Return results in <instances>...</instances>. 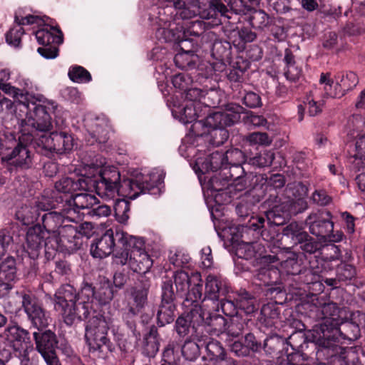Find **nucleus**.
<instances>
[{
    "label": "nucleus",
    "mask_w": 365,
    "mask_h": 365,
    "mask_svg": "<svg viewBox=\"0 0 365 365\" xmlns=\"http://www.w3.org/2000/svg\"><path fill=\"white\" fill-rule=\"evenodd\" d=\"M319 83L323 85L324 96L330 98H341L342 95H339L341 92L340 88L336 86V80L335 81L331 78L330 73H321Z\"/></svg>",
    "instance_id": "c85d7f7f"
},
{
    "label": "nucleus",
    "mask_w": 365,
    "mask_h": 365,
    "mask_svg": "<svg viewBox=\"0 0 365 365\" xmlns=\"http://www.w3.org/2000/svg\"><path fill=\"white\" fill-rule=\"evenodd\" d=\"M60 242L67 250H76L78 247L79 232L76 227L72 225H65L59 231Z\"/></svg>",
    "instance_id": "412c9836"
},
{
    "label": "nucleus",
    "mask_w": 365,
    "mask_h": 365,
    "mask_svg": "<svg viewBox=\"0 0 365 365\" xmlns=\"http://www.w3.org/2000/svg\"><path fill=\"white\" fill-rule=\"evenodd\" d=\"M81 180H78V182H74L71 178H62L55 184L56 190L59 192L69 193L76 190L80 187L83 188Z\"/></svg>",
    "instance_id": "2f4dec72"
},
{
    "label": "nucleus",
    "mask_w": 365,
    "mask_h": 365,
    "mask_svg": "<svg viewBox=\"0 0 365 365\" xmlns=\"http://www.w3.org/2000/svg\"><path fill=\"white\" fill-rule=\"evenodd\" d=\"M148 289L145 287H133L130 291L129 301L130 312L133 314H138L147 304Z\"/></svg>",
    "instance_id": "aec40b11"
},
{
    "label": "nucleus",
    "mask_w": 365,
    "mask_h": 365,
    "mask_svg": "<svg viewBox=\"0 0 365 365\" xmlns=\"http://www.w3.org/2000/svg\"><path fill=\"white\" fill-rule=\"evenodd\" d=\"M27 252L31 258L35 259L38 257L40 250L43 244V237L36 233L34 230H30L26 235Z\"/></svg>",
    "instance_id": "cd10ccee"
},
{
    "label": "nucleus",
    "mask_w": 365,
    "mask_h": 365,
    "mask_svg": "<svg viewBox=\"0 0 365 365\" xmlns=\"http://www.w3.org/2000/svg\"><path fill=\"white\" fill-rule=\"evenodd\" d=\"M195 286L191 289L189 292L190 299L194 302H197L202 298V284L200 282H194Z\"/></svg>",
    "instance_id": "69168bd1"
},
{
    "label": "nucleus",
    "mask_w": 365,
    "mask_h": 365,
    "mask_svg": "<svg viewBox=\"0 0 365 365\" xmlns=\"http://www.w3.org/2000/svg\"><path fill=\"white\" fill-rule=\"evenodd\" d=\"M192 282H201L200 274L194 272L190 276L184 271H178L174 275V282L177 291L182 294H185L188 291Z\"/></svg>",
    "instance_id": "b1692460"
},
{
    "label": "nucleus",
    "mask_w": 365,
    "mask_h": 365,
    "mask_svg": "<svg viewBox=\"0 0 365 365\" xmlns=\"http://www.w3.org/2000/svg\"><path fill=\"white\" fill-rule=\"evenodd\" d=\"M201 263L203 267L210 268L212 264V252L210 247H203L201 250Z\"/></svg>",
    "instance_id": "052dcab7"
},
{
    "label": "nucleus",
    "mask_w": 365,
    "mask_h": 365,
    "mask_svg": "<svg viewBox=\"0 0 365 365\" xmlns=\"http://www.w3.org/2000/svg\"><path fill=\"white\" fill-rule=\"evenodd\" d=\"M71 80L76 83H87L91 80L90 73L81 66H75L68 71Z\"/></svg>",
    "instance_id": "f704fd0d"
},
{
    "label": "nucleus",
    "mask_w": 365,
    "mask_h": 365,
    "mask_svg": "<svg viewBox=\"0 0 365 365\" xmlns=\"http://www.w3.org/2000/svg\"><path fill=\"white\" fill-rule=\"evenodd\" d=\"M319 248V245L317 242L313 240H307L302 245V249L308 253H314Z\"/></svg>",
    "instance_id": "338daca9"
},
{
    "label": "nucleus",
    "mask_w": 365,
    "mask_h": 365,
    "mask_svg": "<svg viewBox=\"0 0 365 365\" xmlns=\"http://www.w3.org/2000/svg\"><path fill=\"white\" fill-rule=\"evenodd\" d=\"M36 344V349L42 356L54 353V349L56 344L55 334L47 331L42 333L40 336L36 332L34 334Z\"/></svg>",
    "instance_id": "6ab92c4d"
},
{
    "label": "nucleus",
    "mask_w": 365,
    "mask_h": 365,
    "mask_svg": "<svg viewBox=\"0 0 365 365\" xmlns=\"http://www.w3.org/2000/svg\"><path fill=\"white\" fill-rule=\"evenodd\" d=\"M111 209L109 205H101L96 207H92L89 211L88 215L96 217L97 218L106 217L110 215Z\"/></svg>",
    "instance_id": "8fccbe9b"
},
{
    "label": "nucleus",
    "mask_w": 365,
    "mask_h": 365,
    "mask_svg": "<svg viewBox=\"0 0 365 365\" xmlns=\"http://www.w3.org/2000/svg\"><path fill=\"white\" fill-rule=\"evenodd\" d=\"M281 268L288 274H296L299 272L297 259L294 255L282 262Z\"/></svg>",
    "instance_id": "49530a36"
},
{
    "label": "nucleus",
    "mask_w": 365,
    "mask_h": 365,
    "mask_svg": "<svg viewBox=\"0 0 365 365\" xmlns=\"http://www.w3.org/2000/svg\"><path fill=\"white\" fill-rule=\"evenodd\" d=\"M190 324L187 320L183 317H179L176 321V331L178 334L184 336L189 332Z\"/></svg>",
    "instance_id": "680f3d73"
},
{
    "label": "nucleus",
    "mask_w": 365,
    "mask_h": 365,
    "mask_svg": "<svg viewBox=\"0 0 365 365\" xmlns=\"http://www.w3.org/2000/svg\"><path fill=\"white\" fill-rule=\"evenodd\" d=\"M200 346L196 341L187 340L182 346V354L186 359L193 361L200 355Z\"/></svg>",
    "instance_id": "473e14b6"
},
{
    "label": "nucleus",
    "mask_w": 365,
    "mask_h": 365,
    "mask_svg": "<svg viewBox=\"0 0 365 365\" xmlns=\"http://www.w3.org/2000/svg\"><path fill=\"white\" fill-rule=\"evenodd\" d=\"M313 201L320 206H325L329 204L331 198L324 190H317L312 195Z\"/></svg>",
    "instance_id": "5fc2aeb1"
},
{
    "label": "nucleus",
    "mask_w": 365,
    "mask_h": 365,
    "mask_svg": "<svg viewBox=\"0 0 365 365\" xmlns=\"http://www.w3.org/2000/svg\"><path fill=\"white\" fill-rule=\"evenodd\" d=\"M335 79L336 80V86L339 87L341 91L338 94L342 95V96L356 87L359 82L356 74L353 72L339 73L335 76Z\"/></svg>",
    "instance_id": "a878e982"
},
{
    "label": "nucleus",
    "mask_w": 365,
    "mask_h": 365,
    "mask_svg": "<svg viewBox=\"0 0 365 365\" xmlns=\"http://www.w3.org/2000/svg\"><path fill=\"white\" fill-rule=\"evenodd\" d=\"M108 126L105 121L96 123L95 129L93 130L94 138H96L99 143H105L108 138Z\"/></svg>",
    "instance_id": "c03bdc74"
},
{
    "label": "nucleus",
    "mask_w": 365,
    "mask_h": 365,
    "mask_svg": "<svg viewBox=\"0 0 365 365\" xmlns=\"http://www.w3.org/2000/svg\"><path fill=\"white\" fill-rule=\"evenodd\" d=\"M15 116L20 132L32 135L35 131L46 132L52 128L51 118L45 105L25 102L15 106Z\"/></svg>",
    "instance_id": "20e7f679"
},
{
    "label": "nucleus",
    "mask_w": 365,
    "mask_h": 365,
    "mask_svg": "<svg viewBox=\"0 0 365 365\" xmlns=\"http://www.w3.org/2000/svg\"><path fill=\"white\" fill-rule=\"evenodd\" d=\"M44 143L47 149L58 153L69 151L73 146L71 135L63 132L52 133L49 137L46 138Z\"/></svg>",
    "instance_id": "4468645a"
},
{
    "label": "nucleus",
    "mask_w": 365,
    "mask_h": 365,
    "mask_svg": "<svg viewBox=\"0 0 365 365\" xmlns=\"http://www.w3.org/2000/svg\"><path fill=\"white\" fill-rule=\"evenodd\" d=\"M6 336L16 356L21 359L22 364L28 365L29 354L34 349L29 332L19 327L13 326L8 328Z\"/></svg>",
    "instance_id": "6e6552de"
},
{
    "label": "nucleus",
    "mask_w": 365,
    "mask_h": 365,
    "mask_svg": "<svg viewBox=\"0 0 365 365\" xmlns=\"http://www.w3.org/2000/svg\"><path fill=\"white\" fill-rule=\"evenodd\" d=\"M342 217H344L346 222V229L347 232L349 234L354 233L355 230V225L354 218L353 217V216H351L349 213L346 212L342 214Z\"/></svg>",
    "instance_id": "774afa93"
},
{
    "label": "nucleus",
    "mask_w": 365,
    "mask_h": 365,
    "mask_svg": "<svg viewBox=\"0 0 365 365\" xmlns=\"http://www.w3.org/2000/svg\"><path fill=\"white\" fill-rule=\"evenodd\" d=\"M2 159L11 165L21 168H28L31 161L28 149L21 144H18L11 153L5 155Z\"/></svg>",
    "instance_id": "f3484780"
},
{
    "label": "nucleus",
    "mask_w": 365,
    "mask_h": 365,
    "mask_svg": "<svg viewBox=\"0 0 365 365\" xmlns=\"http://www.w3.org/2000/svg\"><path fill=\"white\" fill-rule=\"evenodd\" d=\"M237 306L247 314H252L256 310L255 299L247 294L241 295L237 298Z\"/></svg>",
    "instance_id": "a19ab883"
},
{
    "label": "nucleus",
    "mask_w": 365,
    "mask_h": 365,
    "mask_svg": "<svg viewBox=\"0 0 365 365\" xmlns=\"http://www.w3.org/2000/svg\"><path fill=\"white\" fill-rule=\"evenodd\" d=\"M173 86L180 90H187L189 83L190 82V77L183 73L175 75L173 78Z\"/></svg>",
    "instance_id": "603ef678"
},
{
    "label": "nucleus",
    "mask_w": 365,
    "mask_h": 365,
    "mask_svg": "<svg viewBox=\"0 0 365 365\" xmlns=\"http://www.w3.org/2000/svg\"><path fill=\"white\" fill-rule=\"evenodd\" d=\"M245 346L247 347L249 351L250 350L257 351L259 347V344L252 334H247L245 336Z\"/></svg>",
    "instance_id": "0e129e2a"
},
{
    "label": "nucleus",
    "mask_w": 365,
    "mask_h": 365,
    "mask_svg": "<svg viewBox=\"0 0 365 365\" xmlns=\"http://www.w3.org/2000/svg\"><path fill=\"white\" fill-rule=\"evenodd\" d=\"M339 329L329 325L327 323L322 322L315 325L313 329L307 332V337L316 345L323 348H331L336 340V336Z\"/></svg>",
    "instance_id": "9d476101"
},
{
    "label": "nucleus",
    "mask_w": 365,
    "mask_h": 365,
    "mask_svg": "<svg viewBox=\"0 0 365 365\" xmlns=\"http://www.w3.org/2000/svg\"><path fill=\"white\" fill-rule=\"evenodd\" d=\"M66 201L59 215L49 212L43 217L45 223L47 220L58 218L59 215L70 222H78L84 215H88L91 209L98 202L95 195L88 192L77 193Z\"/></svg>",
    "instance_id": "39448f33"
},
{
    "label": "nucleus",
    "mask_w": 365,
    "mask_h": 365,
    "mask_svg": "<svg viewBox=\"0 0 365 365\" xmlns=\"http://www.w3.org/2000/svg\"><path fill=\"white\" fill-rule=\"evenodd\" d=\"M236 108L237 110L233 114L222 112H215L210 114L205 119L204 125L206 127L215 130L216 133H219L220 135L226 139L227 138V132L223 128L232 125L239 118L241 108L237 106Z\"/></svg>",
    "instance_id": "9b49d317"
},
{
    "label": "nucleus",
    "mask_w": 365,
    "mask_h": 365,
    "mask_svg": "<svg viewBox=\"0 0 365 365\" xmlns=\"http://www.w3.org/2000/svg\"><path fill=\"white\" fill-rule=\"evenodd\" d=\"M38 53L43 57L47 59L55 58L58 56V50L56 44H49L48 46H43L37 49Z\"/></svg>",
    "instance_id": "3c124183"
},
{
    "label": "nucleus",
    "mask_w": 365,
    "mask_h": 365,
    "mask_svg": "<svg viewBox=\"0 0 365 365\" xmlns=\"http://www.w3.org/2000/svg\"><path fill=\"white\" fill-rule=\"evenodd\" d=\"M200 108L193 102L186 103L184 108L180 111V120L184 124L194 122L200 115L199 111Z\"/></svg>",
    "instance_id": "7c9ffc66"
},
{
    "label": "nucleus",
    "mask_w": 365,
    "mask_h": 365,
    "mask_svg": "<svg viewBox=\"0 0 365 365\" xmlns=\"http://www.w3.org/2000/svg\"><path fill=\"white\" fill-rule=\"evenodd\" d=\"M0 89L3 91L5 93L13 96L14 98L16 99L17 102L16 106L18 103H24L26 102L22 100V98L24 96V92L21 91L19 88L14 87L9 83L0 82Z\"/></svg>",
    "instance_id": "37998d69"
},
{
    "label": "nucleus",
    "mask_w": 365,
    "mask_h": 365,
    "mask_svg": "<svg viewBox=\"0 0 365 365\" xmlns=\"http://www.w3.org/2000/svg\"><path fill=\"white\" fill-rule=\"evenodd\" d=\"M274 159V153L271 150H265L253 158L252 163L259 167H267L272 165Z\"/></svg>",
    "instance_id": "79ce46f5"
},
{
    "label": "nucleus",
    "mask_w": 365,
    "mask_h": 365,
    "mask_svg": "<svg viewBox=\"0 0 365 365\" xmlns=\"http://www.w3.org/2000/svg\"><path fill=\"white\" fill-rule=\"evenodd\" d=\"M226 165L239 166L245 160L244 153L239 149H231L225 153Z\"/></svg>",
    "instance_id": "ea45409f"
},
{
    "label": "nucleus",
    "mask_w": 365,
    "mask_h": 365,
    "mask_svg": "<svg viewBox=\"0 0 365 365\" xmlns=\"http://www.w3.org/2000/svg\"><path fill=\"white\" fill-rule=\"evenodd\" d=\"M15 23L21 26L23 25H30L34 24H39L41 21V19L38 16L27 15L23 16L21 14V11H18L15 14Z\"/></svg>",
    "instance_id": "a18cd8bd"
},
{
    "label": "nucleus",
    "mask_w": 365,
    "mask_h": 365,
    "mask_svg": "<svg viewBox=\"0 0 365 365\" xmlns=\"http://www.w3.org/2000/svg\"><path fill=\"white\" fill-rule=\"evenodd\" d=\"M130 210L129 204L124 200L118 199L114 205L115 215L117 220L120 223H125L128 220L127 212Z\"/></svg>",
    "instance_id": "c9c22d12"
},
{
    "label": "nucleus",
    "mask_w": 365,
    "mask_h": 365,
    "mask_svg": "<svg viewBox=\"0 0 365 365\" xmlns=\"http://www.w3.org/2000/svg\"><path fill=\"white\" fill-rule=\"evenodd\" d=\"M211 1L209 4V9L208 10H206V14H210V15H212L211 18H216L217 13H220L221 16H226L227 18H230L227 13L228 12V9L227 6L220 2H216L215 4H210Z\"/></svg>",
    "instance_id": "09e8293b"
},
{
    "label": "nucleus",
    "mask_w": 365,
    "mask_h": 365,
    "mask_svg": "<svg viewBox=\"0 0 365 365\" xmlns=\"http://www.w3.org/2000/svg\"><path fill=\"white\" fill-rule=\"evenodd\" d=\"M323 322L329 324L332 328L339 329L343 323V319L340 317V310L335 303L324 304L321 309Z\"/></svg>",
    "instance_id": "4be33fe9"
},
{
    "label": "nucleus",
    "mask_w": 365,
    "mask_h": 365,
    "mask_svg": "<svg viewBox=\"0 0 365 365\" xmlns=\"http://www.w3.org/2000/svg\"><path fill=\"white\" fill-rule=\"evenodd\" d=\"M304 103L312 116H314L322 111L321 104H318L311 96H308Z\"/></svg>",
    "instance_id": "4d7b16f0"
},
{
    "label": "nucleus",
    "mask_w": 365,
    "mask_h": 365,
    "mask_svg": "<svg viewBox=\"0 0 365 365\" xmlns=\"http://www.w3.org/2000/svg\"><path fill=\"white\" fill-rule=\"evenodd\" d=\"M21 303L29 319L35 327L41 329L48 326V317L34 296L27 294H23Z\"/></svg>",
    "instance_id": "1a4fd4ad"
},
{
    "label": "nucleus",
    "mask_w": 365,
    "mask_h": 365,
    "mask_svg": "<svg viewBox=\"0 0 365 365\" xmlns=\"http://www.w3.org/2000/svg\"><path fill=\"white\" fill-rule=\"evenodd\" d=\"M115 247L114 231L107 230L105 233L91 245V254L96 258H104L113 252Z\"/></svg>",
    "instance_id": "f8f14e48"
},
{
    "label": "nucleus",
    "mask_w": 365,
    "mask_h": 365,
    "mask_svg": "<svg viewBox=\"0 0 365 365\" xmlns=\"http://www.w3.org/2000/svg\"><path fill=\"white\" fill-rule=\"evenodd\" d=\"M206 351L211 361H216L225 355L223 347L216 340H211L206 344Z\"/></svg>",
    "instance_id": "e433bc0d"
},
{
    "label": "nucleus",
    "mask_w": 365,
    "mask_h": 365,
    "mask_svg": "<svg viewBox=\"0 0 365 365\" xmlns=\"http://www.w3.org/2000/svg\"><path fill=\"white\" fill-rule=\"evenodd\" d=\"M204 31L205 24L200 20L187 22L181 26L180 32L182 33V36L178 35V38H182L181 50L182 52L177 53L174 58L177 66L184 68L186 65L189 66L190 63L195 62L194 58L195 56L193 51L190 50L185 51L183 44L186 43L190 37H198Z\"/></svg>",
    "instance_id": "0eeeda50"
},
{
    "label": "nucleus",
    "mask_w": 365,
    "mask_h": 365,
    "mask_svg": "<svg viewBox=\"0 0 365 365\" xmlns=\"http://www.w3.org/2000/svg\"><path fill=\"white\" fill-rule=\"evenodd\" d=\"M115 234L121 245L114 252L115 263L128 264L135 272H148L153 265V260L145 250L143 239L130 235L120 229H116Z\"/></svg>",
    "instance_id": "7ed1b4c3"
},
{
    "label": "nucleus",
    "mask_w": 365,
    "mask_h": 365,
    "mask_svg": "<svg viewBox=\"0 0 365 365\" xmlns=\"http://www.w3.org/2000/svg\"><path fill=\"white\" fill-rule=\"evenodd\" d=\"M24 33V29L16 24L6 33V41L9 45L18 47L20 46L21 38Z\"/></svg>",
    "instance_id": "58836bf2"
},
{
    "label": "nucleus",
    "mask_w": 365,
    "mask_h": 365,
    "mask_svg": "<svg viewBox=\"0 0 365 365\" xmlns=\"http://www.w3.org/2000/svg\"><path fill=\"white\" fill-rule=\"evenodd\" d=\"M224 285L225 282L220 276L208 274L205 279V297L213 301H217Z\"/></svg>",
    "instance_id": "5701e85b"
},
{
    "label": "nucleus",
    "mask_w": 365,
    "mask_h": 365,
    "mask_svg": "<svg viewBox=\"0 0 365 365\" xmlns=\"http://www.w3.org/2000/svg\"><path fill=\"white\" fill-rule=\"evenodd\" d=\"M356 274V268L349 264L341 263L337 267L336 277L338 281L351 280Z\"/></svg>",
    "instance_id": "72a5a7b5"
},
{
    "label": "nucleus",
    "mask_w": 365,
    "mask_h": 365,
    "mask_svg": "<svg viewBox=\"0 0 365 365\" xmlns=\"http://www.w3.org/2000/svg\"><path fill=\"white\" fill-rule=\"evenodd\" d=\"M351 324L354 325L359 331L360 328H365V314L361 312H356L351 315Z\"/></svg>",
    "instance_id": "bf43d9fd"
},
{
    "label": "nucleus",
    "mask_w": 365,
    "mask_h": 365,
    "mask_svg": "<svg viewBox=\"0 0 365 365\" xmlns=\"http://www.w3.org/2000/svg\"><path fill=\"white\" fill-rule=\"evenodd\" d=\"M100 174L101 179L96 183V192L106 200L113 199L118 192L130 199H135L140 194L151 193L152 190L160 185L164 180L163 172L155 170L148 175L135 180H123L118 188L120 173L115 168H105L101 170Z\"/></svg>",
    "instance_id": "f03ea898"
},
{
    "label": "nucleus",
    "mask_w": 365,
    "mask_h": 365,
    "mask_svg": "<svg viewBox=\"0 0 365 365\" xmlns=\"http://www.w3.org/2000/svg\"><path fill=\"white\" fill-rule=\"evenodd\" d=\"M190 257L180 252H176L170 257V263L178 267H182L188 263Z\"/></svg>",
    "instance_id": "6e6d98bb"
},
{
    "label": "nucleus",
    "mask_w": 365,
    "mask_h": 365,
    "mask_svg": "<svg viewBox=\"0 0 365 365\" xmlns=\"http://www.w3.org/2000/svg\"><path fill=\"white\" fill-rule=\"evenodd\" d=\"M302 75V69L296 65L287 66L284 71L286 78L292 82L297 81Z\"/></svg>",
    "instance_id": "864d4df0"
},
{
    "label": "nucleus",
    "mask_w": 365,
    "mask_h": 365,
    "mask_svg": "<svg viewBox=\"0 0 365 365\" xmlns=\"http://www.w3.org/2000/svg\"><path fill=\"white\" fill-rule=\"evenodd\" d=\"M94 297L102 304L110 302L113 297L110 282L108 280L101 282L97 291L91 284H86L78 294L73 287L63 286L55 294L54 309L65 324L71 326L88 317L93 309Z\"/></svg>",
    "instance_id": "f257e3e1"
},
{
    "label": "nucleus",
    "mask_w": 365,
    "mask_h": 365,
    "mask_svg": "<svg viewBox=\"0 0 365 365\" xmlns=\"http://www.w3.org/2000/svg\"><path fill=\"white\" fill-rule=\"evenodd\" d=\"M264 247L257 242L242 243L236 249V255L240 258L245 259H255L256 260L267 261V256H263ZM271 257L269 256V258Z\"/></svg>",
    "instance_id": "dca6fc26"
},
{
    "label": "nucleus",
    "mask_w": 365,
    "mask_h": 365,
    "mask_svg": "<svg viewBox=\"0 0 365 365\" xmlns=\"http://www.w3.org/2000/svg\"><path fill=\"white\" fill-rule=\"evenodd\" d=\"M16 278L15 259L7 257L0 264V290L11 289V283Z\"/></svg>",
    "instance_id": "2eb2a0df"
},
{
    "label": "nucleus",
    "mask_w": 365,
    "mask_h": 365,
    "mask_svg": "<svg viewBox=\"0 0 365 365\" xmlns=\"http://www.w3.org/2000/svg\"><path fill=\"white\" fill-rule=\"evenodd\" d=\"M224 166H226L225 154L218 151L212 153L202 164L205 171H216Z\"/></svg>",
    "instance_id": "c756f323"
},
{
    "label": "nucleus",
    "mask_w": 365,
    "mask_h": 365,
    "mask_svg": "<svg viewBox=\"0 0 365 365\" xmlns=\"http://www.w3.org/2000/svg\"><path fill=\"white\" fill-rule=\"evenodd\" d=\"M231 351L238 356H245L249 354L247 347L238 341H234L231 345Z\"/></svg>",
    "instance_id": "e2e57ef3"
},
{
    "label": "nucleus",
    "mask_w": 365,
    "mask_h": 365,
    "mask_svg": "<svg viewBox=\"0 0 365 365\" xmlns=\"http://www.w3.org/2000/svg\"><path fill=\"white\" fill-rule=\"evenodd\" d=\"M310 232L325 240L329 232L334 229L333 222L323 218L319 213L311 214L306 220Z\"/></svg>",
    "instance_id": "ddd939ff"
},
{
    "label": "nucleus",
    "mask_w": 365,
    "mask_h": 365,
    "mask_svg": "<svg viewBox=\"0 0 365 365\" xmlns=\"http://www.w3.org/2000/svg\"><path fill=\"white\" fill-rule=\"evenodd\" d=\"M204 96V92L199 88H193L187 89L185 93L187 103L193 102L198 107H201L200 100Z\"/></svg>",
    "instance_id": "de8ad7c7"
},
{
    "label": "nucleus",
    "mask_w": 365,
    "mask_h": 365,
    "mask_svg": "<svg viewBox=\"0 0 365 365\" xmlns=\"http://www.w3.org/2000/svg\"><path fill=\"white\" fill-rule=\"evenodd\" d=\"M108 322L102 317L91 318L86 327L85 338L91 350L108 353L111 351V344L108 338Z\"/></svg>",
    "instance_id": "423d86ee"
},
{
    "label": "nucleus",
    "mask_w": 365,
    "mask_h": 365,
    "mask_svg": "<svg viewBox=\"0 0 365 365\" xmlns=\"http://www.w3.org/2000/svg\"><path fill=\"white\" fill-rule=\"evenodd\" d=\"M175 309V305L170 299H163L157 314L158 324L160 326L170 324L174 320Z\"/></svg>",
    "instance_id": "bb28decb"
},
{
    "label": "nucleus",
    "mask_w": 365,
    "mask_h": 365,
    "mask_svg": "<svg viewBox=\"0 0 365 365\" xmlns=\"http://www.w3.org/2000/svg\"><path fill=\"white\" fill-rule=\"evenodd\" d=\"M16 83L21 87V91L24 92L22 100L29 102L31 99H34L38 102H43V97L41 95L34 96L33 93L38 90L36 85L30 78L19 75L16 78Z\"/></svg>",
    "instance_id": "393cba45"
},
{
    "label": "nucleus",
    "mask_w": 365,
    "mask_h": 365,
    "mask_svg": "<svg viewBox=\"0 0 365 365\" xmlns=\"http://www.w3.org/2000/svg\"><path fill=\"white\" fill-rule=\"evenodd\" d=\"M246 140L252 145L267 146L272 143V139L266 133L254 132L246 136Z\"/></svg>",
    "instance_id": "4c0bfd02"
},
{
    "label": "nucleus",
    "mask_w": 365,
    "mask_h": 365,
    "mask_svg": "<svg viewBox=\"0 0 365 365\" xmlns=\"http://www.w3.org/2000/svg\"><path fill=\"white\" fill-rule=\"evenodd\" d=\"M244 103L250 108H256L261 105V98L255 93L249 92L244 97Z\"/></svg>",
    "instance_id": "13d9d810"
},
{
    "label": "nucleus",
    "mask_w": 365,
    "mask_h": 365,
    "mask_svg": "<svg viewBox=\"0 0 365 365\" xmlns=\"http://www.w3.org/2000/svg\"><path fill=\"white\" fill-rule=\"evenodd\" d=\"M35 36L38 43L42 46L59 44L63 41L61 31L54 26H46L38 30Z\"/></svg>",
    "instance_id": "a211bd4d"
}]
</instances>
